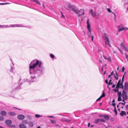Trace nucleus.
<instances>
[{"label": "nucleus", "mask_w": 128, "mask_h": 128, "mask_svg": "<svg viewBox=\"0 0 128 128\" xmlns=\"http://www.w3.org/2000/svg\"><path fill=\"white\" fill-rule=\"evenodd\" d=\"M44 69L43 63L40 61L35 59L29 64V72L30 74L41 73Z\"/></svg>", "instance_id": "obj_1"}, {"label": "nucleus", "mask_w": 128, "mask_h": 128, "mask_svg": "<svg viewBox=\"0 0 128 128\" xmlns=\"http://www.w3.org/2000/svg\"><path fill=\"white\" fill-rule=\"evenodd\" d=\"M25 27V26H23L22 25L20 24H12L8 26V25H0V28H5L8 27Z\"/></svg>", "instance_id": "obj_2"}, {"label": "nucleus", "mask_w": 128, "mask_h": 128, "mask_svg": "<svg viewBox=\"0 0 128 128\" xmlns=\"http://www.w3.org/2000/svg\"><path fill=\"white\" fill-rule=\"evenodd\" d=\"M102 38L103 39L105 40V44L110 47H111V46L110 44L109 40L108 35L106 34L105 33L102 36Z\"/></svg>", "instance_id": "obj_3"}, {"label": "nucleus", "mask_w": 128, "mask_h": 128, "mask_svg": "<svg viewBox=\"0 0 128 128\" xmlns=\"http://www.w3.org/2000/svg\"><path fill=\"white\" fill-rule=\"evenodd\" d=\"M72 10L77 14H79L78 15V16L79 17L80 16L84 14V10L83 9H81L79 10L77 8H73Z\"/></svg>", "instance_id": "obj_4"}, {"label": "nucleus", "mask_w": 128, "mask_h": 128, "mask_svg": "<svg viewBox=\"0 0 128 128\" xmlns=\"http://www.w3.org/2000/svg\"><path fill=\"white\" fill-rule=\"evenodd\" d=\"M122 96L123 99V101L124 102V103L122 102H119L118 104H125V102H124V100H127L128 98V96L126 94V93L124 90H123Z\"/></svg>", "instance_id": "obj_5"}, {"label": "nucleus", "mask_w": 128, "mask_h": 128, "mask_svg": "<svg viewBox=\"0 0 128 128\" xmlns=\"http://www.w3.org/2000/svg\"><path fill=\"white\" fill-rule=\"evenodd\" d=\"M89 12L91 14L92 16L93 17H95L99 15L96 12H94L92 9L90 10Z\"/></svg>", "instance_id": "obj_6"}, {"label": "nucleus", "mask_w": 128, "mask_h": 128, "mask_svg": "<svg viewBox=\"0 0 128 128\" xmlns=\"http://www.w3.org/2000/svg\"><path fill=\"white\" fill-rule=\"evenodd\" d=\"M14 64L13 63H12L10 64V72H11L14 74L16 72V71H14Z\"/></svg>", "instance_id": "obj_7"}, {"label": "nucleus", "mask_w": 128, "mask_h": 128, "mask_svg": "<svg viewBox=\"0 0 128 128\" xmlns=\"http://www.w3.org/2000/svg\"><path fill=\"white\" fill-rule=\"evenodd\" d=\"M87 28L89 31V32H90V33L91 34V28H90V24L89 22V19L88 18V20L87 21Z\"/></svg>", "instance_id": "obj_8"}, {"label": "nucleus", "mask_w": 128, "mask_h": 128, "mask_svg": "<svg viewBox=\"0 0 128 128\" xmlns=\"http://www.w3.org/2000/svg\"><path fill=\"white\" fill-rule=\"evenodd\" d=\"M31 80H30V83L32 82H35L37 81V78L35 76H32L31 77Z\"/></svg>", "instance_id": "obj_9"}, {"label": "nucleus", "mask_w": 128, "mask_h": 128, "mask_svg": "<svg viewBox=\"0 0 128 128\" xmlns=\"http://www.w3.org/2000/svg\"><path fill=\"white\" fill-rule=\"evenodd\" d=\"M18 118L20 120H23L25 118L24 116L22 114H20L17 116Z\"/></svg>", "instance_id": "obj_10"}, {"label": "nucleus", "mask_w": 128, "mask_h": 128, "mask_svg": "<svg viewBox=\"0 0 128 128\" xmlns=\"http://www.w3.org/2000/svg\"><path fill=\"white\" fill-rule=\"evenodd\" d=\"M5 123L7 126H9L10 124L12 123V121L10 120H7L5 121Z\"/></svg>", "instance_id": "obj_11"}, {"label": "nucleus", "mask_w": 128, "mask_h": 128, "mask_svg": "<svg viewBox=\"0 0 128 128\" xmlns=\"http://www.w3.org/2000/svg\"><path fill=\"white\" fill-rule=\"evenodd\" d=\"M62 120L63 122H70L71 121V120L66 118H63L62 119Z\"/></svg>", "instance_id": "obj_12"}, {"label": "nucleus", "mask_w": 128, "mask_h": 128, "mask_svg": "<svg viewBox=\"0 0 128 128\" xmlns=\"http://www.w3.org/2000/svg\"><path fill=\"white\" fill-rule=\"evenodd\" d=\"M128 30V28L126 27L122 28H119L118 29V32H120L122 30Z\"/></svg>", "instance_id": "obj_13"}, {"label": "nucleus", "mask_w": 128, "mask_h": 128, "mask_svg": "<svg viewBox=\"0 0 128 128\" xmlns=\"http://www.w3.org/2000/svg\"><path fill=\"white\" fill-rule=\"evenodd\" d=\"M0 113L1 115L3 116H6V112L5 111L3 110L1 111Z\"/></svg>", "instance_id": "obj_14"}, {"label": "nucleus", "mask_w": 128, "mask_h": 128, "mask_svg": "<svg viewBox=\"0 0 128 128\" xmlns=\"http://www.w3.org/2000/svg\"><path fill=\"white\" fill-rule=\"evenodd\" d=\"M19 127L20 128H26V126L23 124H20Z\"/></svg>", "instance_id": "obj_15"}, {"label": "nucleus", "mask_w": 128, "mask_h": 128, "mask_svg": "<svg viewBox=\"0 0 128 128\" xmlns=\"http://www.w3.org/2000/svg\"><path fill=\"white\" fill-rule=\"evenodd\" d=\"M66 4L68 6V7L66 8L67 9H68V8H70L72 7V5L70 4V3H67Z\"/></svg>", "instance_id": "obj_16"}, {"label": "nucleus", "mask_w": 128, "mask_h": 128, "mask_svg": "<svg viewBox=\"0 0 128 128\" xmlns=\"http://www.w3.org/2000/svg\"><path fill=\"white\" fill-rule=\"evenodd\" d=\"M126 112L124 111H122L120 113V115L121 116H123L124 115H126Z\"/></svg>", "instance_id": "obj_17"}, {"label": "nucleus", "mask_w": 128, "mask_h": 128, "mask_svg": "<svg viewBox=\"0 0 128 128\" xmlns=\"http://www.w3.org/2000/svg\"><path fill=\"white\" fill-rule=\"evenodd\" d=\"M8 114L11 116H14L16 114V113L14 112H8Z\"/></svg>", "instance_id": "obj_18"}, {"label": "nucleus", "mask_w": 128, "mask_h": 128, "mask_svg": "<svg viewBox=\"0 0 128 128\" xmlns=\"http://www.w3.org/2000/svg\"><path fill=\"white\" fill-rule=\"evenodd\" d=\"M105 94L104 92H103L102 94L100 96V97L98 98L96 100V101H97L99 100H100L101 98H102L104 97L105 96Z\"/></svg>", "instance_id": "obj_19"}, {"label": "nucleus", "mask_w": 128, "mask_h": 128, "mask_svg": "<svg viewBox=\"0 0 128 128\" xmlns=\"http://www.w3.org/2000/svg\"><path fill=\"white\" fill-rule=\"evenodd\" d=\"M31 0L39 5H41L40 3L38 0Z\"/></svg>", "instance_id": "obj_20"}, {"label": "nucleus", "mask_w": 128, "mask_h": 128, "mask_svg": "<svg viewBox=\"0 0 128 128\" xmlns=\"http://www.w3.org/2000/svg\"><path fill=\"white\" fill-rule=\"evenodd\" d=\"M104 118L106 120H108L109 119V117L108 115H104Z\"/></svg>", "instance_id": "obj_21"}, {"label": "nucleus", "mask_w": 128, "mask_h": 128, "mask_svg": "<svg viewBox=\"0 0 128 128\" xmlns=\"http://www.w3.org/2000/svg\"><path fill=\"white\" fill-rule=\"evenodd\" d=\"M112 106H114V112L115 113V114L116 115L117 114V112L116 110L115 104H112Z\"/></svg>", "instance_id": "obj_22"}, {"label": "nucleus", "mask_w": 128, "mask_h": 128, "mask_svg": "<svg viewBox=\"0 0 128 128\" xmlns=\"http://www.w3.org/2000/svg\"><path fill=\"white\" fill-rule=\"evenodd\" d=\"M28 82L29 83H30V80H29L27 79H24L22 80V82Z\"/></svg>", "instance_id": "obj_23"}, {"label": "nucleus", "mask_w": 128, "mask_h": 128, "mask_svg": "<svg viewBox=\"0 0 128 128\" xmlns=\"http://www.w3.org/2000/svg\"><path fill=\"white\" fill-rule=\"evenodd\" d=\"M121 46V47L123 48H126V47L125 46H124V43H122L120 44Z\"/></svg>", "instance_id": "obj_24"}, {"label": "nucleus", "mask_w": 128, "mask_h": 128, "mask_svg": "<svg viewBox=\"0 0 128 128\" xmlns=\"http://www.w3.org/2000/svg\"><path fill=\"white\" fill-rule=\"evenodd\" d=\"M28 125L32 127L34 125V124L32 122H30L29 123Z\"/></svg>", "instance_id": "obj_25"}, {"label": "nucleus", "mask_w": 128, "mask_h": 128, "mask_svg": "<svg viewBox=\"0 0 128 128\" xmlns=\"http://www.w3.org/2000/svg\"><path fill=\"white\" fill-rule=\"evenodd\" d=\"M114 78H115L116 80H117L118 78V74H117L116 75L114 74Z\"/></svg>", "instance_id": "obj_26"}, {"label": "nucleus", "mask_w": 128, "mask_h": 128, "mask_svg": "<svg viewBox=\"0 0 128 128\" xmlns=\"http://www.w3.org/2000/svg\"><path fill=\"white\" fill-rule=\"evenodd\" d=\"M114 73L113 71H112V72H111L110 74V75H109V76H108V78H111L110 77V76H112V75H114Z\"/></svg>", "instance_id": "obj_27"}, {"label": "nucleus", "mask_w": 128, "mask_h": 128, "mask_svg": "<svg viewBox=\"0 0 128 128\" xmlns=\"http://www.w3.org/2000/svg\"><path fill=\"white\" fill-rule=\"evenodd\" d=\"M100 122L99 119H98L95 120L94 122L95 123H98Z\"/></svg>", "instance_id": "obj_28"}, {"label": "nucleus", "mask_w": 128, "mask_h": 128, "mask_svg": "<svg viewBox=\"0 0 128 128\" xmlns=\"http://www.w3.org/2000/svg\"><path fill=\"white\" fill-rule=\"evenodd\" d=\"M22 123L25 124H27L28 123V122L26 120H24L22 121Z\"/></svg>", "instance_id": "obj_29"}, {"label": "nucleus", "mask_w": 128, "mask_h": 128, "mask_svg": "<svg viewBox=\"0 0 128 128\" xmlns=\"http://www.w3.org/2000/svg\"><path fill=\"white\" fill-rule=\"evenodd\" d=\"M50 121H51V122L53 124H55L56 123V121L55 120H50Z\"/></svg>", "instance_id": "obj_30"}, {"label": "nucleus", "mask_w": 128, "mask_h": 128, "mask_svg": "<svg viewBox=\"0 0 128 128\" xmlns=\"http://www.w3.org/2000/svg\"><path fill=\"white\" fill-rule=\"evenodd\" d=\"M50 58H54V55L52 54H50Z\"/></svg>", "instance_id": "obj_31"}, {"label": "nucleus", "mask_w": 128, "mask_h": 128, "mask_svg": "<svg viewBox=\"0 0 128 128\" xmlns=\"http://www.w3.org/2000/svg\"><path fill=\"white\" fill-rule=\"evenodd\" d=\"M122 100L121 96H118V101H120Z\"/></svg>", "instance_id": "obj_32"}, {"label": "nucleus", "mask_w": 128, "mask_h": 128, "mask_svg": "<svg viewBox=\"0 0 128 128\" xmlns=\"http://www.w3.org/2000/svg\"><path fill=\"white\" fill-rule=\"evenodd\" d=\"M119 88H120V85L117 84V85L115 88V89H118V90Z\"/></svg>", "instance_id": "obj_33"}, {"label": "nucleus", "mask_w": 128, "mask_h": 128, "mask_svg": "<svg viewBox=\"0 0 128 128\" xmlns=\"http://www.w3.org/2000/svg\"><path fill=\"white\" fill-rule=\"evenodd\" d=\"M123 83L122 82H121V83H120V86H121L120 88H122V89H123L124 88Z\"/></svg>", "instance_id": "obj_34"}, {"label": "nucleus", "mask_w": 128, "mask_h": 128, "mask_svg": "<svg viewBox=\"0 0 128 128\" xmlns=\"http://www.w3.org/2000/svg\"><path fill=\"white\" fill-rule=\"evenodd\" d=\"M112 81V80L110 79L109 80V82H108V85H112V83L113 82H111Z\"/></svg>", "instance_id": "obj_35"}, {"label": "nucleus", "mask_w": 128, "mask_h": 128, "mask_svg": "<svg viewBox=\"0 0 128 128\" xmlns=\"http://www.w3.org/2000/svg\"><path fill=\"white\" fill-rule=\"evenodd\" d=\"M113 90L116 93V92H118V89H114Z\"/></svg>", "instance_id": "obj_36"}, {"label": "nucleus", "mask_w": 128, "mask_h": 128, "mask_svg": "<svg viewBox=\"0 0 128 128\" xmlns=\"http://www.w3.org/2000/svg\"><path fill=\"white\" fill-rule=\"evenodd\" d=\"M107 60L110 62L111 61V58L110 57H109L108 58Z\"/></svg>", "instance_id": "obj_37"}, {"label": "nucleus", "mask_w": 128, "mask_h": 128, "mask_svg": "<svg viewBox=\"0 0 128 128\" xmlns=\"http://www.w3.org/2000/svg\"><path fill=\"white\" fill-rule=\"evenodd\" d=\"M35 116L36 118H38L41 116L40 115L38 114H36L35 115Z\"/></svg>", "instance_id": "obj_38"}, {"label": "nucleus", "mask_w": 128, "mask_h": 128, "mask_svg": "<svg viewBox=\"0 0 128 128\" xmlns=\"http://www.w3.org/2000/svg\"><path fill=\"white\" fill-rule=\"evenodd\" d=\"M4 119V117L2 116H0V120L2 121Z\"/></svg>", "instance_id": "obj_39"}, {"label": "nucleus", "mask_w": 128, "mask_h": 128, "mask_svg": "<svg viewBox=\"0 0 128 128\" xmlns=\"http://www.w3.org/2000/svg\"><path fill=\"white\" fill-rule=\"evenodd\" d=\"M99 119L100 121H101L103 122H105V120L103 119L100 118Z\"/></svg>", "instance_id": "obj_40"}, {"label": "nucleus", "mask_w": 128, "mask_h": 128, "mask_svg": "<svg viewBox=\"0 0 128 128\" xmlns=\"http://www.w3.org/2000/svg\"><path fill=\"white\" fill-rule=\"evenodd\" d=\"M21 86V84L19 85V86H18V87L16 88V89H20V86Z\"/></svg>", "instance_id": "obj_41"}, {"label": "nucleus", "mask_w": 128, "mask_h": 128, "mask_svg": "<svg viewBox=\"0 0 128 128\" xmlns=\"http://www.w3.org/2000/svg\"><path fill=\"white\" fill-rule=\"evenodd\" d=\"M114 118H110V120L111 121L113 122L114 120Z\"/></svg>", "instance_id": "obj_42"}, {"label": "nucleus", "mask_w": 128, "mask_h": 128, "mask_svg": "<svg viewBox=\"0 0 128 128\" xmlns=\"http://www.w3.org/2000/svg\"><path fill=\"white\" fill-rule=\"evenodd\" d=\"M61 12V14H62V16H61V17H62V18H64L65 17L63 15L62 12Z\"/></svg>", "instance_id": "obj_43"}, {"label": "nucleus", "mask_w": 128, "mask_h": 128, "mask_svg": "<svg viewBox=\"0 0 128 128\" xmlns=\"http://www.w3.org/2000/svg\"><path fill=\"white\" fill-rule=\"evenodd\" d=\"M9 126L11 127H13V128H16V126L14 125H10V126Z\"/></svg>", "instance_id": "obj_44"}, {"label": "nucleus", "mask_w": 128, "mask_h": 128, "mask_svg": "<svg viewBox=\"0 0 128 128\" xmlns=\"http://www.w3.org/2000/svg\"><path fill=\"white\" fill-rule=\"evenodd\" d=\"M118 96H121V92H118Z\"/></svg>", "instance_id": "obj_45"}, {"label": "nucleus", "mask_w": 128, "mask_h": 128, "mask_svg": "<svg viewBox=\"0 0 128 128\" xmlns=\"http://www.w3.org/2000/svg\"><path fill=\"white\" fill-rule=\"evenodd\" d=\"M89 32L88 33V36L90 38H91L92 37L91 35V34L90 33V32Z\"/></svg>", "instance_id": "obj_46"}, {"label": "nucleus", "mask_w": 128, "mask_h": 128, "mask_svg": "<svg viewBox=\"0 0 128 128\" xmlns=\"http://www.w3.org/2000/svg\"><path fill=\"white\" fill-rule=\"evenodd\" d=\"M121 81V80H118V83H117V84H118V85H120V82Z\"/></svg>", "instance_id": "obj_47"}, {"label": "nucleus", "mask_w": 128, "mask_h": 128, "mask_svg": "<svg viewBox=\"0 0 128 128\" xmlns=\"http://www.w3.org/2000/svg\"><path fill=\"white\" fill-rule=\"evenodd\" d=\"M107 11L109 12H111V11L110 9L109 8H107Z\"/></svg>", "instance_id": "obj_48"}, {"label": "nucleus", "mask_w": 128, "mask_h": 128, "mask_svg": "<svg viewBox=\"0 0 128 128\" xmlns=\"http://www.w3.org/2000/svg\"><path fill=\"white\" fill-rule=\"evenodd\" d=\"M112 12L113 14H114V19L115 20H116V14H114V12Z\"/></svg>", "instance_id": "obj_49"}, {"label": "nucleus", "mask_w": 128, "mask_h": 128, "mask_svg": "<svg viewBox=\"0 0 128 128\" xmlns=\"http://www.w3.org/2000/svg\"><path fill=\"white\" fill-rule=\"evenodd\" d=\"M126 58L127 60L128 61V55H125Z\"/></svg>", "instance_id": "obj_50"}, {"label": "nucleus", "mask_w": 128, "mask_h": 128, "mask_svg": "<svg viewBox=\"0 0 128 128\" xmlns=\"http://www.w3.org/2000/svg\"><path fill=\"white\" fill-rule=\"evenodd\" d=\"M124 66L122 68V72H124Z\"/></svg>", "instance_id": "obj_51"}, {"label": "nucleus", "mask_w": 128, "mask_h": 128, "mask_svg": "<svg viewBox=\"0 0 128 128\" xmlns=\"http://www.w3.org/2000/svg\"><path fill=\"white\" fill-rule=\"evenodd\" d=\"M105 82L106 84H107L108 85V81L107 80H105Z\"/></svg>", "instance_id": "obj_52"}, {"label": "nucleus", "mask_w": 128, "mask_h": 128, "mask_svg": "<svg viewBox=\"0 0 128 128\" xmlns=\"http://www.w3.org/2000/svg\"><path fill=\"white\" fill-rule=\"evenodd\" d=\"M92 37V41H93V38H94V36L93 35H92V37Z\"/></svg>", "instance_id": "obj_53"}, {"label": "nucleus", "mask_w": 128, "mask_h": 128, "mask_svg": "<svg viewBox=\"0 0 128 128\" xmlns=\"http://www.w3.org/2000/svg\"><path fill=\"white\" fill-rule=\"evenodd\" d=\"M115 84H113L112 86V88H114L115 87Z\"/></svg>", "instance_id": "obj_54"}, {"label": "nucleus", "mask_w": 128, "mask_h": 128, "mask_svg": "<svg viewBox=\"0 0 128 128\" xmlns=\"http://www.w3.org/2000/svg\"><path fill=\"white\" fill-rule=\"evenodd\" d=\"M112 102L113 103H112V104H116L115 103H114V99H113V100H112Z\"/></svg>", "instance_id": "obj_55"}, {"label": "nucleus", "mask_w": 128, "mask_h": 128, "mask_svg": "<svg viewBox=\"0 0 128 128\" xmlns=\"http://www.w3.org/2000/svg\"><path fill=\"white\" fill-rule=\"evenodd\" d=\"M103 57L104 59L107 60V58H106V57L105 56H104Z\"/></svg>", "instance_id": "obj_56"}, {"label": "nucleus", "mask_w": 128, "mask_h": 128, "mask_svg": "<svg viewBox=\"0 0 128 128\" xmlns=\"http://www.w3.org/2000/svg\"><path fill=\"white\" fill-rule=\"evenodd\" d=\"M10 4V3H8V2L5 3H4V5L8 4Z\"/></svg>", "instance_id": "obj_57"}, {"label": "nucleus", "mask_w": 128, "mask_h": 128, "mask_svg": "<svg viewBox=\"0 0 128 128\" xmlns=\"http://www.w3.org/2000/svg\"><path fill=\"white\" fill-rule=\"evenodd\" d=\"M0 5H4V3H0Z\"/></svg>", "instance_id": "obj_58"}, {"label": "nucleus", "mask_w": 128, "mask_h": 128, "mask_svg": "<svg viewBox=\"0 0 128 128\" xmlns=\"http://www.w3.org/2000/svg\"><path fill=\"white\" fill-rule=\"evenodd\" d=\"M124 81V79L123 78H122L121 82L123 83Z\"/></svg>", "instance_id": "obj_59"}, {"label": "nucleus", "mask_w": 128, "mask_h": 128, "mask_svg": "<svg viewBox=\"0 0 128 128\" xmlns=\"http://www.w3.org/2000/svg\"><path fill=\"white\" fill-rule=\"evenodd\" d=\"M125 50L126 51H127V52H128V50L126 48H126H124Z\"/></svg>", "instance_id": "obj_60"}, {"label": "nucleus", "mask_w": 128, "mask_h": 128, "mask_svg": "<svg viewBox=\"0 0 128 128\" xmlns=\"http://www.w3.org/2000/svg\"><path fill=\"white\" fill-rule=\"evenodd\" d=\"M90 123H88V127H90Z\"/></svg>", "instance_id": "obj_61"}, {"label": "nucleus", "mask_w": 128, "mask_h": 128, "mask_svg": "<svg viewBox=\"0 0 128 128\" xmlns=\"http://www.w3.org/2000/svg\"><path fill=\"white\" fill-rule=\"evenodd\" d=\"M48 117L53 118H54V117L53 116H48Z\"/></svg>", "instance_id": "obj_62"}, {"label": "nucleus", "mask_w": 128, "mask_h": 128, "mask_svg": "<svg viewBox=\"0 0 128 128\" xmlns=\"http://www.w3.org/2000/svg\"><path fill=\"white\" fill-rule=\"evenodd\" d=\"M126 108L127 109H128V104L126 106Z\"/></svg>", "instance_id": "obj_63"}, {"label": "nucleus", "mask_w": 128, "mask_h": 128, "mask_svg": "<svg viewBox=\"0 0 128 128\" xmlns=\"http://www.w3.org/2000/svg\"><path fill=\"white\" fill-rule=\"evenodd\" d=\"M118 50H119L120 52L121 53H122V52L121 51V50H120V49L119 48H118Z\"/></svg>", "instance_id": "obj_64"}]
</instances>
